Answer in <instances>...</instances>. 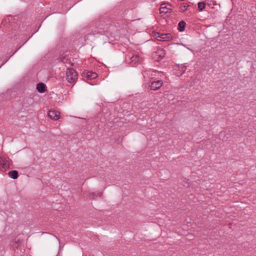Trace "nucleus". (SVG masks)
Wrapping results in <instances>:
<instances>
[{"instance_id":"0eeeda50","label":"nucleus","mask_w":256,"mask_h":256,"mask_svg":"<svg viewBox=\"0 0 256 256\" xmlns=\"http://www.w3.org/2000/svg\"><path fill=\"white\" fill-rule=\"evenodd\" d=\"M144 72L145 74L148 76L149 78L150 79H153L154 76H158V74H161L160 72L152 70H150L145 72Z\"/></svg>"},{"instance_id":"20e7f679","label":"nucleus","mask_w":256,"mask_h":256,"mask_svg":"<svg viewBox=\"0 0 256 256\" xmlns=\"http://www.w3.org/2000/svg\"><path fill=\"white\" fill-rule=\"evenodd\" d=\"M10 162L5 158L0 156V170H6L9 168Z\"/></svg>"},{"instance_id":"f3484780","label":"nucleus","mask_w":256,"mask_h":256,"mask_svg":"<svg viewBox=\"0 0 256 256\" xmlns=\"http://www.w3.org/2000/svg\"><path fill=\"white\" fill-rule=\"evenodd\" d=\"M65 60H66V58H64H64H61V60H62L64 63H66V61H65Z\"/></svg>"},{"instance_id":"a211bd4d","label":"nucleus","mask_w":256,"mask_h":256,"mask_svg":"<svg viewBox=\"0 0 256 256\" xmlns=\"http://www.w3.org/2000/svg\"><path fill=\"white\" fill-rule=\"evenodd\" d=\"M182 72H184L186 70V68L184 66H183L182 68Z\"/></svg>"},{"instance_id":"9d476101","label":"nucleus","mask_w":256,"mask_h":256,"mask_svg":"<svg viewBox=\"0 0 256 256\" xmlns=\"http://www.w3.org/2000/svg\"><path fill=\"white\" fill-rule=\"evenodd\" d=\"M186 25V23L183 21L182 20L179 22L178 25V30L180 32H182L184 30L185 26Z\"/></svg>"},{"instance_id":"4468645a","label":"nucleus","mask_w":256,"mask_h":256,"mask_svg":"<svg viewBox=\"0 0 256 256\" xmlns=\"http://www.w3.org/2000/svg\"><path fill=\"white\" fill-rule=\"evenodd\" d=\"M188 6L186 4H183L180 7V10L182 12H184V11L186 10L188 8Z\"/></svg>"},{"instance_id":"1a4fd4ad","label":"nucleus","mask_w":256,"mask_h":256,"mask_svg":"<svg viewBox=\"0 0 256 256\" xmlns=\"http://www.w3.org/2000/svg\"><path fill=\"white\" fill-rule=\"evenodd\" d=\"M36 88L40 92H44L46 91V85L43 83H39L37 84Z\"/></svg>"},{"instance_id":"2eb2a0df","label":"nucleus","mask_w":256,"mask_h":256,"mask_svg":"<svg viewBox=\"0 0 256 256\" xmlns=\"http://www.w3.org/2000/svg\"><path fill=\"white\" fill-rule=\"evenodd\" d=\"M166 35L165 34H162L161 36H160V38L161 39H160V40H166Z\"/></svg>"},{"instance_id":"ddd939ff","label":"nucleus","mask_w":256,"mask_h":256,"mask_svg":"<svg viewBox=\"0 0 256 256\" xmlns=\"http://www.w3.org/2000/svg\"><path fill=\"white\" fill-rule=\"evenodd\" d=\"M206 8V3L204 2H200L198 3V10L201 12L203 10Z\"/></svg>"},{"instance_id":"f8f14e48","label":"nucleus","mask_w":256,"mask_h":256,"mask_svg":"<svg viewBox=\"0 0 256 256\" xmlns=\"http://www.w3.org/2000/svg\"><path fill=\"white\" fill-rule=\"evenodd\" d=\"M156 53L158 54L160 59L163 58L165 56V52L163 49H158Z\"/></svg>"},{"instance_id":"7ed1b4c3","label":"nucleus","mask_w":256,"mask_h":256,"mask_svg":"<svg viewBox=\"0 0 256 256\" xmlns=\"http://www.w3.org/2000/svg\"><path fill=\"white\" fill-rule=\"evenodd\" d=\"M163 84V82L162 80H157L149 83L148 89L150 88V90H156L160 89Z\"/></svg>"},{"instance_id":"f257e3e1","label":"nucleus","mask_w":256,"mask_h":256,"mask_svg":"<svg viewBox=\"0 0 256 256\" xmlns=\"http://www.w3.org/2000/svg\"><path fill=\"white\" fill-rule=\"evenodd\" d=\"M66 79L71 84L76 82L78 79V73L72 68H68L66 71Z\"/></svg>"},{"instance_id":"dca6fc26","label":"nucleus","mask_w":256,"mask_h":256,"mask_svg":"<svg viewBox=\"0 0 256 256\" xmlns=\"http://www.w3.org/2000/svg\"><path fill=\"white\" fill-rule=\"evenodd\" d=\"M206 2L208 4H210L211 2H214L212 0H206Z\"/></svg>"},{"instance_id":"f03ea898","label":"nucleus","mask_w":256,"mask_h":256,"mask_svg":"<svg viewBox=\"0 0 256 256\" xmlns=\"http://www.w3.org/2000/svg\"><path fill=\"white\" fill-rule=\"evenodd\" d=\"M127 60L129 59L128 62L132 66L137 65L140 63L142 59V58L136 54H134L132 53H129L127 55Z\"/></svg>"},{"instance_id":"6e6552de","label":"nucleus","mask_w":256,"mask_h":256,"mask_svg":"<svg viewBox=\"0 0 256 256\" xmlns=\"http://www.w3.org/2000/svg\"><path fill=\"white\" fill-rule=\"evenodd\" d=\"M86 76L90 79H94L98 76V74L96 72L92 71H88L86 72Z\"/></svg>"},{"instance_id":"9b49d317","label":"nucleus","mask_w":256,"mask_h":256,"mask_svg":"<svg viewBox=\"0 0 256 256\" xmlns=\"http://www.w3.org/2000/svg\"><path fill=\"white\" fill-rule=\"evenodd\" d=\"M8 176L10 178L16 179L18 177V172L15 170H12L8 172Z\"/></svg>"},{"instance_id":"423d86ee","label":"nucleus","mask_w":256,"mask_h":256,"mask_svg":"<svg viewBox=\"0 0 256 256\" xmlns=\"http://www.w3.org/2000/svg\"><path fill=\"white\" fill-rule=\"evenodd\" d=\"M172 6L166 4H162L160 8V13L166 14L169 12L171 10Z\"/></svg>"},{"instance_id":"39448f33","label":"nucleus","mask_w":256,"mask_h":256,"mask_svg":"<svg viewBox=\"0 0 256 256\" xmlns=\"http://www.w3.org/2000/svg\"><path fill=\"white\" fill-rule=\"evenodd\" d=\"M48 116L52 120H56L60 118V112L55 110H50L48 112Z\"/></svg>"}]
</instances>
